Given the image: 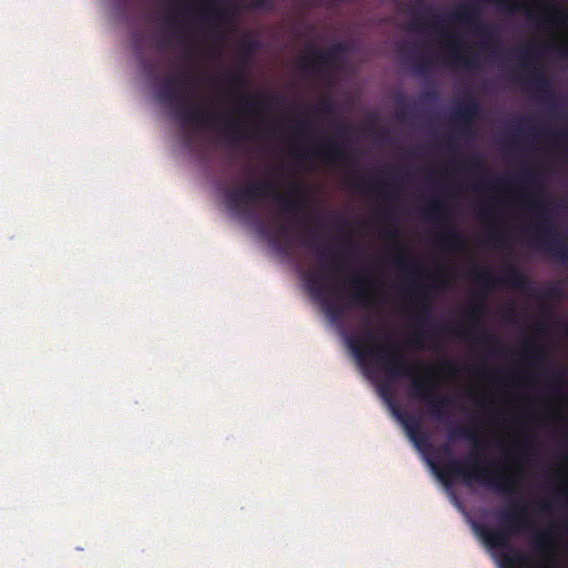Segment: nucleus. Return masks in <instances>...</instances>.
<instances>
[{"instance_id": "f257e3e1", "label": "nucleus", "mask_w": 568, "mask_h": 568, "mask_svg": "<svg viewBox=\"0 0 568 568\" xmlns=\"http://www.w3.org/2000/svg\"><path fill=\"white\" fill-rule=\"evenodd\" d=\"M381 337L386 342L393 341L390 335L368 328L364 334L351 335L347 344L359 362L372 361L389 379H409L410 396L425 403L430 416L444 422L453 404L452 398L438 392L429 369L425 371L424 376L416 375L417 371L425 369L423 362L406 359L395 345L379 344Z\"/></svg>"}, {"instance_id": "f03ea898", "label": "nucleus", "mask_w": 568, "mask_h": 568, "mask_svg": "<svg viewBox=\"0 0 568 568\" xmlns=\"http://www.w3.org/2000/svg\"><path fill=\"white\" fill-rule=\"evenodd\" d=\"M417 3L418 7L410 11L413 20L407 26V29L416 32L429 30L439 38L446 39L449 63L452 65H460L469 70L478 67L474 54L464 55L462 53V38L457 36L448 37L445 29L447 23H464L471 27L475 33L485 40L483 47L490 49L491 57H499L503 50L496 40L495 30L491 26L479 20L480 9L478 7L469 3L462 4L446 18L437 14L432 19H426V16L433 12L432 8L425 7L424 0H417Z\"/></svg>"}, {"instance_id": "7ed1b4c3", "label": "nucleus", "mask_w": 568, "mask_h": 568, "mask_svg": "<svg viewBox=\"0 0 568 568\" xmlns=\"http://www.w3.org/2000/svg\"><path fill=\"white\" fill-rule=\"evenodd\" d=\"M499 526L489 528L483 524H475L476 534L491 549H509V552L501 554L500 568H518L525 562L521 554L515 551L510 546L511 537L521 532H531V547L534 552L542 558H550L554 555V537L549 529L534 528L530 515L525 507L518 504H510L507 508L497 511Z\"/></svg>"}, {"instance_id": "20e7f679", "label": "nucleus", "mask_w": 568, "mask_h": 568, "mask_svg": "<svg viewBox=\"0 0 568 568\" xmlns=\"http://www.w3.org/2000/svg\"><path fill=\"white\" fill-rule=\"evenodd\" d=\"M189 84L190 77L185 72L170 75L158 85L156 98L163 104L172 106L174 115L185 125L203 129L221 124L225 140L232 145L248 139L247 128L241 121L230 116L222 118L186 101Z\"/></svg>"}, {"instance_id": "39448f33", "label": "nucleus", "mask_w": 568, "mask_h": 568, "mask_svg": "<svg viewBox=\"0 0 568 568\" xmlns=\"http://www.w3.org/2000/svg\"><path fill=\"white\" fill-rule=\"evenodd\" d=\"M520 183L535 189V192L528 195V203L529 206L537 212L540 220V223L536 224L532 229L534 235L537 239L538 246L554 258L559 260L562 263H567V236L557 232L549 219L548 209L541 199L544 189L540 183L538 172L535 169L525 168L517 178H499L493 181H481L474 184L473 187L476 191H491L500 189H514Z\"/></svg>"}, {"instance_id": "423d86ee", "label": "nucleus", "mask_w": 568, "mask_h": 568, "mask_svg": "<svg viewBox=\"0 0 568 568\" xmlns=\"http://www.w3.org/2000/svg\"><path fill=\"white\" fill-rule=\"evenodd\" d=\"M265 199H272L281 212L292 216L304 215L308 209V196L295 183L286 194L270 180L252 181L225 194L227 207L239 213H246L250 205Z\"/></svg>"}, {"instance_id": "0eeeda50", "label": "nucleus", "mask_w": 568, "mask_h": 568, "mask_svg": "<svg viewBox=\"0 0 568 568\" xmlns=\"http://www.w3.org/2000/svg\"><path fill=\"white\" fill-rule=\"evenodd\" d=\"M429 464L445 484H448L453 478H460L467 485L479 483L501 494L515 491L513 477L497 476L484 467L475 454H469L462 460L454 458L443 469H438L437 465L432 460Z\"/></svg>"}, {"instance_id": "6e6552de", "label": "nucleus", "mask_w": 568, "mask_h": 568, "mask_svg": "<svg viewBox=\"0 0 568 568\" xmlns=\"http://www.w3.org/2000/svg\"><path fill=\"white\" fill-rule=\"evenodd\" d=\"M520 57V67L514 72L515 78L537 93V97L545 102L550 109L555 110L558 106V99L551 90L550 80L544 71L534 69L536 55L531 47H525L518 50Z\"/></svg>"}, {"instance_id": "1a4fd4ad", "label": "nucleus", "mask_w": 568, "mask_h": 568, "mask_svg": "<svg viewBox=\"0 0 568 568\" xmlns=\"http://www.w3.org/2000/svg\"><path fill=\"white\" fill-rule=\"evenodd\" d=\"M424 216L427 221L444 226V230L435 235V242L439 247L453 252H460L466 248L467 241L465 236L448 224L452 220V215L445 202L439 200L432 201L424 209Z\"/></svg>"}, {"instance_id": "9d476101", "label": "nucleus", "mask_w": 568, "mask_h": 568, "mask_svg": "<svg viewBox=\"0 0 568 568\" xmlns=\"http://www.w3.org/2000/svg\"><path fill=\"white\" fill-rule=\"evenodd\" d=\"M485 2L496 4L501 11L514 14L516 12H525L529 21L535 22L538 27L549 30L558 23H564L567 13L557 6L549 7L546 11L536 12L526 6L524 0H484Z\"/></svg>"}, {"instance_id": "9b49d317", "label": "nucleus", "mask_w": 568, "mask_h": 568, "mask_svg": "<svg viewBox=\"0 0 568 568\" xmlns=\"http://www.w3.org/2000/svg\"><path fill=\"white\" fill-rule=\"evenodd\" d=\"M469 276L478 283L485 292L497 286H509L515 290H525L528 286L527 276L515 265H507L501 276H495L490 271L483 267H474Z\"/></svg>"}, {"instance_id": "f8f14e48", "label": "nucleus", "mask_w": 568, "mask_h": 568, "mask_svg": "<svg viewBox=\"0 0 568 568\" xmlns=\"http://www.w3.org/2000/svg\"><path fill=\"white\" fill-rule=\"evenodd\" d=\"M308 51L310 55H304L300 59V69L305 73H320L335 68L342 61L346 47L344 43L337 42L323 51L310 44Z\"/></svg>"}, {"instance_id": "ddd939ff", "label": "nucleus", "mask_w": 568, "mask_h": 568, "mask_svg": "<svg viewBox=\"0 0 568 568\" xmlns=\"http://www.w3.org/2000/svg\"><path fill=\"white\" fill-rule=\"evenodd\" d=\"M304 281L311 296L320 301L332 321L339 320L344 314V308L329 298L328 277L325 266L317 271L308 272L304 275Z\"/></svg>"}, {"instance_id": "4468645a", "label": "nucleus", "mask_w": 568, "mask_h": 568, "mask_svg": "<svg viewBox=\"0 0 568 568\" xmlns=\"http://www.w3.org/2000/svg\"><path fill=\"white\" fill-rule=\"evenodd\" d=\"M348 283L352 286V291L348 294L351 306L369 307L381 302L379 295L369 277L352 274Z\"/></svg>"}, {"instance_id": "2eb2a0df", "label": "nucleus", "mask_w": 568, "mask_h": 568, "mask_svg": "<svg viewBox=\"0 0 568 568\" xmlns=\"http://www.w3.org/2000/svg\"><path fill=\"white\" fill-rule=\"evenodd\" d=\"M303 158L318 156L332 163H351L352 158L348 156L344 146L333 138L326 139L318 148H308L307 154H301Z\"/></svg>"}, {"instance_id": "dca6fc26", "label": "nucleus", "mask_w": 568, "mask_h": 568, "mask_svg": "<svg viewBox=\"0 0 568 568\" xmlns=\"http://www.w3.org/2000/svg\"><path fill=\"white\" fill-rule=\"evenodd\" d=\"M414 295L416 303L420 306V314L415 317L417 331L415 334L414 343L416 346L423 347L422 342L432 338V334L422 329V327L429 322L430 304L426 298V291L422 285L414 287Z\"/></svg>"}, {"instance_id": "f3484780", "label": "nucleus", "mask_w": 568, "mask_h": 568, "mask_svg": "<svg viewBox=\"0 0 568 568\" xmlns=\"http://www.w3.org/2000/svg\"><path fill=\"white\" fill-rule=\"evenodd\" d=\"M480 103L478 99L469 94L464 101L458 103L453 112L452 120L457 123H462L464 125V131L468 132L470 129V124L480 113Z\"/></svg>"}, {"instance_id": "a211bd4d", "label": "nucleus", "mask_w": 568, "mask_h": 568, "mask_svg": "<svg viewBox=\"0 0 568 568\" xmlns=\"http://www.w3.org/2000/svg\"><path fill=\"white\" fill-rule=\"evenodd\" d=\"M354 186L359 191L372 192L386 199L395 197L399 190L398 185L394 183L392 175L384 180L361 179L355 182Z\"/></svg>"}, {"instance_id": "6ab92c4d", "label": "nucleus", "mask_w": 568, "mask_h": 568, "mask_svg": "<svg viewBox=\"0 0 568 568\" xmlns=\"http://www.w3.org/2000/svg\"><path fill=\"white\" fill-rule=\"evenodd\" d=\"M393 413L402 422L407 432V435L409 436L410 440L414 442L416 447L419 449L424 447H430L428 436L422 430L420 423L418 419H416V417L400 412L396 406H393Z\"/></svg>"}, {"instance_id": "aec40b11", "label": "nucleus", "mask_w": 568, "mask_h": 568, "mask_svg": "<svg viewBox=\"0 0 568 568\" xmlns=\"http://www.w3.org/2000/svg\"><path fill=\"white\" fill-rule=\"evenodd\" d=\"M468 338L474 344H480L491 348L495 353H506L508 349L505 347H495L499 344V338L495 335L485 332H476L468 335Z\"/></svg>"}, {"instance_id": "412c9836", "label": "nucleus", "mask_w": 568, "mask_h": 568, "mask_svg": "<svg viewBox=\"0 0 568 568\" xmlns=\"http://www.w3.org/2000/svg\"><path fill=\"white\" fill-rule=\"evenodd\" d=\"M449 439H466L474 444V446H478L479 437L475 429L468 426H454L448 432Z\"/></svg>"}, {"instance_id": "4be33fe9", "label": "nucleus", "mask_w": 568, "mask_h": 568, "mask_svg": "<svg viewBox=\"0 0 568 568\" xmlns=\"http://www.w3.org/2000/svg\"><path fill=\"white\" fill-rule=\"evenodd\" d=\"M399 254L396 255L393 260L394 265L404 272H413L419 274V267H417L416 263H414L403 247H399Z\"/></svg>"}, {"instance_id": "5701e85b", "label": "nucleus", "mask_w": 568, "mask_h": 568, "mask_svg": "<svg viewBox=\"0 0 568 568\" xmlns=\"http://www.w3.org/2000/svg\"><path fill=\"white\" fill-rule=\"evenodd\" d=\"M523 354L532 363H541L545 359V354L541 348L531 341L524 344Z\"/></svg>"}, {"instance_id": "b1692460", "label": "nucleus", "mask_w": 568, "mask_h": 568, "mask_svg": "<svg viewBox=\"0 0 568 568\" xmlns=\"http://www.w3.org/2000/svg\"><path fill=\"white\" fill-rule=\"evenodd\" d=\"M310 110L318 114L332 115L336 112V104L332 99H324L317 106H310Z\"/></svg>"}, {"instance_id": "393cba45", "label": "nucleus", "mask_w": 568, "mask_h": 568, "mask_svg": "<svg viewBox=\"0 0 568 568\" xmlns=\"http://www.w3.org/2000/svg\"><path fill=\"white\" fill-rule=\"evenodd\" d=\"M229 17V10L216 3L210 6L206 18L215 22L225 20Z\"/></svg>"}, {"instance_id": "a878e982", "label": "nucleus", "mask_w": 568, "mask_h": 568, "mask_svg": "<svg viewBox=\"0 0 568 568\" xmlns=\"http://www.w3.org/2000/svg\"><path fill=\"white\" fill-rule=\"evenodd\" d=\"M241 103L244 105L245 111H253V109L257 104H263L267 106L266 101H264L260 95H244L241 98Z\"/></svg>"}, {"instance_id": "bb28decb", "label": "nucleus", "mask_w": 568, "mask_h": 568, "mask_svg": "<svg viewBox=\"0 0 568 568\" xmlns=\"http://www.w3.org/2000/svg\"><path fill=\"white\" fill-rule=\"evenodd\" d=\"M227 81L232 87H243L246 83V77L242 70H236L227 75Z\"/></svg>"}, {"instance_id": "cd10ccee", "label": "nucleus", "mask_w": 568, "mask_h": 568, "mask_svg": "<svg viewBox=\"0 0 568 568\" xmlns=\"http://www.w3.org/2000/svg\"><path fill=\"white\" fill-rule=\"evenodd\" d=\"M256 48H257L256 41H246L242 44L241 60L243 63L248 60V58L255 51Z\"/></svg>"}, {"instance_id": "c85d7f7f", "label": "nucleus", "mask_w": 568, "mask_h": 568, "mask_svg": "<svg viewBox=\"0 0 568 568\" xmlns=\"http://www.w3.org/2000/svg\"><path fill=\"white\" fill-rule=\"evenodd\" d=\"M436 331L438 333H445V334H450V335H455V336L464 335V332L460 329V327L455 324L438 325L436 327Z\"/></svg>"}, {"instance_id": "c756f323", "label": "nucleus", "mask_w": 568, "mask_h": 568, "mask_svg": "<svg viewBox=\"0 0 568 568\" xmlns=\"http://www.w3.org/2000/svg\"><path fill=\"white\" fill-rule=\"evenodd\" d=\"M465 168L469 171L477 172L485 170V164L479 156H473L465 163Z\"/></svg>"}, {"instance_id": "7c9ffc66", "label": "nucleus", "mask_w": 568, "mask_h": 568, "mask_svg": "<svg viewBox=\"0 0 568 568\" xmlns=\"http://www.w3.org/2000/svg\"><path fill=\"white\" fill-rule=\"evenodd\" d=\"M487 240L495 247H505L507 245L506 237L495 232H489Z\"/></svg>"}, {"instance_id": "2f4dec72", "label": "nucleus", "mask_w": 568, "mask_h": 568, "mask_svg": "<svg viewBox=\"0 0 568 568\" xmlns=\"http://www.w3.org/2000/svg\"><path fill=\"white\" fill-rule=\"evenodd\" d=\"M294 128L297 133L304 134L311 130L312 125L307 119H296L294 121Z\"/></svg>"}, {"instance_id": "473e14b6", "label": "nucleus", "mask_w": 568, "mask_h": 568, "mask_svg": "<svg viewBox=\"0 0 568 568\" xmlns=\"http://www.w3.org/2000/svg\"><path fill=\"white\" fill-rule=\"evenodd\" d=\"M430 67V63L428 60L426 59H420L416 62V65H415V71L418 73V74H425L428 69Z\"/></svg>"}, {"instance_id": "72a5a7b5", "label": "nucleus", "mask_w": 568, "mask_h": 568, "mask_svg": "<svg viewBox=\"0 0 568 568\" xmlns=\"http://www.w3.org/2000/svg\"><path fill=\"white\" fill-rule=\"evenodd\" d=\"M480 464H481L484 467H486L487 469H489L490 471L495 473L497 476H510V477H513L514 485H515V491H514V494H516V493L518 491L517 479H516V477H515L513 474H510V473H506V471H503V473H500V471H496L495 469H493V468H490V467H489V466H491V463H488V465L483 464V463H480ZM510 495H513V493H511Z\"/></svg>"}, {"instance_id": "f704fd0d", "label": "nucleus", "mask_w": 568, "mask_h": 568, "mask_svg": "<svg viewBox=\"0 0 568 568\" xmlns=\"http://www.w3.org/2000/svg\"><path fill=\"white\" fill-rule=\"evenodd\" d=\"M478 215L484 219L488 220L491 215V207L488 204H480L478 209Z\"/></svg>"}, {"instance_id": "c9c22d12", "label": "nucleus", "mask_w": 568, "mask_h": 568, "mask_svg": "<svg viewBox=\"0 0 568 568\" xmlns=\"http://www.w3.org/2000/svg\"><path fill=\"white\" fill-rule=\"evenodd\" d=\"M250 6L254 9H268L271 0H251Z\"/></svg>"}, {"instance_id": "e433bc0d", "label": "nucleus", "mask_w": 568, "mask_h": 568, "mask_svg": "<svg viewBox=\"0 0 568 568\" xmlns=\"http://www.w3.org/2000/svg\"><path fill=\"white\" fill-rule=\"evenodd\" d=\"M396 104H397L398 106H399L400 104H403V106H400V108H399V110H398V116H400V118H405V116L407 115V113H408V108H407V105H406V102H405L404 97H400V98L397 100Z\"/></svg>"}, {"instance_id": "4c0bfd02", "label": "nucleus", "mask_w": 568, "mask_h": 568, "mask_svg": "<svg viewBox=\"0 0 568 568\" xmlns=\"http://www.w3.org/2000/svg\"><path fill=\"white\" fill-rule=\"evenodd\" d=\"M483 312V305H476L469 310V317L474 321H477L479 318V315Z\"/></svg>"}, {"instance_id": "58836bf2", "label": "nucleus", "mask_w": 568, "mask_h": 568, "mask_svg": "<svg viewBox=\"0 0 568 568\" xmlns=\"http://www.w3.org/2000/svg\"><path fill=\"white\" fill-rule=\"evenodd\" d=\"M538 135H541V136H545V138H548L551 140H558L559 138L564 136V134L548 132V131H540V132H538Z\"/></svg>"}, {"instance_id": "ea45409f", "label": "nucleus", "mask_w": 568, "mask_h": 568, "mask_svg": "<svg viewBox=\"0 0 568 568\" xmlns=\"http://www.w3.org/2000/svg\"><path fill=\"white\" fill-rule=\"evenodd\" d=\"M384 235L388 239H397L399 235V232L396 227H390L385 230Z\"/></svg>"}, {"instance_id": "a19ab883", "label": "nucleus", "mask_w": 568, "mask_h": 568, "mask_svg": "<svg viewBox=\"0 0 568 568\" xmlns=\"http://www.w3.org/2000/svg\"><path fill=\"white\" fill-rule=\"evenodd\" d=\"M336 222H337L338 227H339V229H342V230H346V229H348V226H349L348 221H347V220H345V219H344V217H342V216H337V217H336Z\"/></svg>"}, {"instance_id": "79ce46f5", "label": "nucleus", "mask_w": 568, "mask_h": 568, "mask_svg": "<svg viewBox=\"0 0 568 568\" xmlns=\"http://www.w3.org/2000/svg\"><path fill=\"white\" fill-rule=\"evenodd\" d=\"M379 393L388 399L392 397V392L388 385H382L379 387Z\"/></svg>"}, {"instance_id": "37998d69", "label": "nucleus", "mask_w": 568, "mask_h": 568, "mask_svg": "<svg viewBox=\"0 0 568 568\" xmlns=\"http://www.w3.org/2000/svg\"><path fill=\"white\" fill-rule=\"evenodd\" d=\"M560 379V374L558 372H555L551 376V386L556 389H560L558 382Z\"/></svg>"}, {"instance_id": "c03bdc74", "label": "nucleus", "mask_w": 568, "mask_h": 568, "mask_svg": "<svg viewBox=\"0 0 568 568\" xmlns=\"http://www.w3.org/2000/svg\"><path fill=\"white\" fill-rule=\"evenodd\" d=\"M169 45H170V41L166 38L161 39L158 43L159 48H168Z\"/></svg>"}, {"instance_id": "a18cd8bd", "label": "nucleus", "mask_w": 568, "mask_h": 568, "mask_svg": "<svg viewBox=\"0 0 568 568\" xmlns=\"http://www.w3.org/2000/svg\"><path fill=\"white\" fill-rule=\"evenodd\" d=\"M540 509L545 513H548L551 509V506L549 503H544L540 505Z\"/></svg>"}, {"instance_id": "49530a36", "label": "nucleus", "mask_w": 568, "mask_h": 568, "mask_svg": "<svg viewBox=\"0 0 568 568\" xmlns=\"http://www.w3.org/2000/svg\"><path fill=\"white\" fill-rule=\"evenodd\" d=\"M166 20H168L169 24H171V26H174L176 23V17L173 14L168 16Z\"/></svg>"}, {"instance_id": "de8ad7c7", "label": "nucleus", "mask_w": 568, "mask_h": 568, "mask_svg": "<svg viewBox=\"0 0 568 568\" xmlns=\"http://www.w3.org/2000/svg\"><path fill=\"white\" fill-rule=\"evenodd\" d=\"M442 452L445 454V455H452V449L448 445H444L442 446Z\"/></svg>"}, {"instance_id": "09e8293b", "label": "nucleus", "mask_w": 568, "mask_h": 568, "mask_svg": "<svg viewBox=\"0 0 568 568\" xmlns=\"http://www.w3.org/2000/svg\"><path fill=\"white\" fill-rule=\"evenodd\" d=\"M559 53H560L562 57H567V58H568V48H560V49H559Z\"/></svg>"}, {"instance_id": "8fccbe9b", "label": "nucleus", "mask_w": 568, "mask_h": 568, "mask_svg": "<svg viewBox=\"0 0 568 568\" xmlns=\"http://www.w3.org/2000/svg\"><path fill=\"white\" fill-rule=\"evenodd\" d=\"M337 136L338 138H343L344 136V126H339Z\"/></svg>"}, {"instance_id": "3c124183", "label": "nucleus", "mask_w": 568, "mask_h": 568, "mask_svg": "<svg viewBox=\"0 0 568 568\" xmlns=\"http://www.w3.org/2000/svg\"><path fill=\"white\" fill-rule=\"evenodd\" d=\"M427 97L430 99H435L437 97V93L435 91L428 92Z\"/></svg>"}, {"instance_id": "603ef678", "label": "nucleus", "mask_w": 568, "mask_h": 568, "mask_svg": "<svg viewBox=\"0 0 568 568\" xmlns=\"http://www.w3.org/2000/svg\"><path fill=\"white\" fill-rule=\"evenodd\" d=\"M389 215H390V214H389V212H388V211H384V212H382V213H381V216H382V217H385V219L389 217Z\"/></svg>"}, {"instance_id": "864d4df0", "label": "nucleus", "mask_w": 568, "mask_h": 568, "mask_svg": "<svg viewBox=\"0 0 568 568\" xmlns=\"http://www.w3.org/2000/svg\"><path fill=\"white\" fill-rule=\"evenodd\" d=\"M447 145H448L450 149H453V148L455 146V143H454V141H453L452 139H449V140L447 141Z\"/></svg>"}, {"instance_id": "5fc2aeb1", "label": "nucleus", "mask_w": 568, "mask_h": 568, "mask_svg": "<svg viewBox=\"0 0 568 568\" xmlns=\"http://www.w3.org/2000/svg\"><path fill=\"white\" fill-rule=\"evenodd\" d=\"M184 59H186V60L191 59V52H190V51H187V52L185 53Z\"/></svg>"}, {"instance_id": "6e6d98bb", "label": "nucleus", "mask_w": 568, "mask_h": 568, "mask_svg": "<svg viewBox=\"0 0 568 568\" xmlns=\"http://www.w3.org/2000/svg\"><path fill=\"white\" fill-rule=\"evenodd\" d=\"M182 11H183L184 13H186V12H189V8H187V7L182 6Z\"/></svg>"}, {"instance_id": "4d7b16f0", "label": "nucleus", "mask_w": 568, "mask_h": 568, "mask_svg": "<svg viewBox=\"0 0 568 568\" xmlns=\"http://www.w3.org/2000/svg\"><path fill=\"white\" fill-rule=\"evenodd\" d=\"M174 1H175L176 3H179V4H181V6H182V4L184 3V1H185V0H174Z\"/></svg>"}, {"instance_id": "13d9d810", "label": "nucleus", "mask_w": 568, "mask_h": 568, "mask_svg": "<svg viewBox=\"0 0 568 568\" xmlns=\"http://www.w3.org/2000/svg\"><path fill=\"white\" fill-rule=\"evenodd\" d=\"M345 247H346V248L352 247V243L348 241V242L346 243Z\"/></svg>"}, {"instance_id": "bf43d9fd", "label": "nucleus", "mask_w": 568, "mask_h": 568, "mask_svg": "<svg viewBox=\"0 0 568 568\" xmlns=\"http://www.w3.org/2000/svg\"><path fill=\"white\" fill-rule=\"evenodd\" d=\"M445 365H446V367H447V368H449V369H450V368H453V365H452L450 363H446Z\"/></svg>"}, {"instance_id": "052dcab7", "label": "nucleus", "mask_w": 568, "mask_h": 568, "mask_svg": "<svg viewBox=\"0 0 568 568\" xmlns=\"http://www.w3.org/2000/svg\"><path fill=\"white\" fill-rule=\"evenodd\" d=\"M365 324H366L367 326H369V325H371V321H369L368 318H366V320H365Z\"/></svg>"}, {"instance_id": "680f3d73", "label": "nucleus", "mask_w": 568, "mask_h": 568, "mask_svg": "<svg viewBox=\"0 0 568 568\" xmlns=\"http://www.w3.org/2000/svg\"><path fill=\"white\" fill-rule=\"evenodd\" d=\"M303 245L311 246V244L308 242H304Z\"/></svg>"}, {"instance_id": "e2e57ef3", "label": "nucleus", "mask_w": 568, "mask_h": 568, "mask_svg": "<svg viewBox=\"0 0 568 568\" xmlns=\"http://www.w3.org/2000/svg\"><path fill=\"white\" fill-rule=\"evenodd\" d=\"M332 261H333V264H334V265H337V264H336V258H334V257H333V258H332Z\"/></svg>"}]
</instances>
